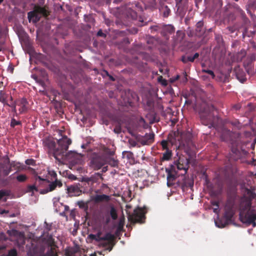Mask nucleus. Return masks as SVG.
<instances>
[{
	"mask_svg": "<svg viewBox=\"0 0 256 256\" xmlns=\"http://www.w3.org/2000/svg\"><path fill=\"white\" fill-rule=\"evenodd\" d=\"M91 164L94 169L99 170L104 165V160L101 158H94L91 161Z\"/></svg>",
	"mask_w": 256,
	"mask_h": 256,
	"instance_id": "obj_16",
	"label": "nucleus"
},
{
	"mask_svg": "<svg viewBox=\"0 0 256 256\" xmlns=\"http://www.w3.org/2000/svg\"><path fill=\"white\" fill-rule=\"evenodd\" d=\"M234 108L236 109V110H238L240 108V107L239 106H234Z\"/></svg>",
	"mask_w": 256,
	"mask_h": 256,
	"instance_id": "obj_52",
	"label": "nucleus"
},
{
	"mask_svg": "<svg viewBox=\"0 0 256 256\" xmlns=\"http://www.w3.org/2000/svg\"><path fill=\"white\" fill-rule=\"evenodd\" d=\"M214 224L218 228H223L226 225V222H223L222 220H215Z\"/></svg>",
	"mask_w": 256,
	"mask_h": 256,
	"instance_id": "obj_27",
	"label": "nucleus"
},
{
	"mask_svg": "<svg viewBox=\"0 0 256 256\" xmlns=\"http://www.w3.org/2000/svg\"><path fill=\"white\" fill-rule=\"evenodd\" d=\"M234 133L227 129H224L221 135V139L224 141L228 142L232 140Z\"/></svg>",
	"mask_w": 256,
	"mask_h": 256,
	"instance_id": "obj_17",
	"label": "nucleus"
},
{
	"mask_svg": "<svg viewBox=\"0 0 256 256\" xmlns=\"http://www.w3.org/2000/svg\"><path fill=\"white\" fill-rule=\"evenodd\" d=\"M154 138L153 133L146 134L143 138V144H147L152 142Z\"/></svg>",
	"mask_w": 256,
	"mask_h": 256,
	"instance_id": "obj_22",
	"label": "nucleus"
},
{
	"mask_svg": "<svg viewBox=\"0 0 256 256\" xmlns=\"http://www.w3.org/2000/svg\"><path fill=\"white\" fill-rule=\"evenodd\" d=\"M25 162L28 165H34L35 164V161L33 160H26Z\"/></svg>",
	"mask_w": 256,
	"mask_h": 256,
	"instance_id": "obj_38",
	"label": "nucleus"
},
{
	"mask_svg": "<svg viewBox=\"0 0 256 256\" xmlns=\"http://www.w3.org/2000/svg\"><path fill=\"white\" fill-rule=\"evenodd\" d=\"M66 256H84V254H82L80 252H73L70 251L66 252Z\"/></svg>",
	"mask_w": 256,
	"mask_h": 256,
	"instance_id": "obj_30",
	"label": "nucleus"
},
{
	"mask_svg": "<svg viewBox=\"0 0 256 256\" xmlns=\"http://www.w3.org/2000/svg\"><path fill=\"white\" fill-rule=\"evenodd\" d=\"M26 247L29 249L28 254L30 256H57L56 248L48 244H40L32 241L31 245Z\"/></svg>",
	"mask_w": 256,
	"mask_h": 256,
	"instance_id": "obj_4",
	"label": "nucleus"
},
{
	"mask_svg": "<svg viewBox=\"0 0 256 256\" xmlns=\"http://www.w3.org/2000/svg\"><path fill=\"white\" fill-rule=\"evenodd\" d=\"M187 60H188V62H192L194 60V57L192 56H187Z\"/></svg>",
	"mask_w": 256,
	"mask_h": 256,
	"instance_id": "obj_44",
	"label": "nucleus"
},
{
	"mask_svg": "<svg viewBox=\"0 0 256 256\" xmlns=\"http://www.w3.org/2000/svg\"><path fill=\"white\" fill-rule=\"evenodd\" d=\"M145 211L144 210L138 208L134 210V212L132 216V219L134 222H138L142 223L143 219L144 218Z\"/></svg>",
	"mask_w": 256,
	"mask_h": 256,
	"instance_id": "obj_10",
	"label": "nucleus"
},
{
	"mask_svg": "<svg viewBox=\"0 0 256 256\" xmlns=\"http://www.w3.org/2000/svg\"><path fill=\"white\" fill-rule=\"evenodd\" d=\"M8 99H10L11 100H12V98L11 96H10L8 94L6 93L3 90H0V102H2L4 105H8L10 106H11L12 108V110L15 113L16 116H17L18 114L16 111V106L10 105L8 102Z\"/></svg>",
	"mask_w": 256,
	"mask_h": 256,
	"instance_id": "obj_11",
	"label": "nucleus"
},
{
	"mask_svg": "<svg viewBox=\"0 0 256 256\" xmlns=\"http://www.w3.org/2000/svg\"><path fill=\"white\" fill-rule=\"evenodd\" d=\"M246 68V70L247 72V73L249 74V75H252L254 74V72H255V70L254 68V67H252V66H246L245 68Z\"/></svg>",
	"mask_w": 256,
	"mask_h": 256,
	"instance_id": "obj_31",
	"label": "nucleus"
},
{
	"mask_svg": "<svg viewBox=\"0 0 256 256\" xmlns=\"http://www.w3.org/2000/svg\"><path fill=\"white\" fill-rule=\"evenodd\" d=\"M45 146L50 150L53 152L54 158L60 161V160H66L69 161L72 164H80L83 161L84 156L81 154L77 153L75 151H70L66 152L72 140L66 136H64L58 140V146L55 148L56 144L51 140H46L44 142Z\"/></svg>",
	"mask_w": 256,
	"mask_h": 256,
	"instance_id": "obj_1",
	"label": "nucleus"
},
{
	"mask_svg": "<svg viewBox=\"0 0 256 256\" xmlns=\"http://www.w3.org/2000/svg\"><path fill=\"white\" fill-rule=\"evenodd\" d=\"M47 14V10L44 8L36 7L34 10L28 12V18L30 22L35 23L40 20L42 16H46Z\"/></svg>",
	"mask_w": 256,
	"mask_h": 256,
	"instance_id": "obj_7",
	"label": "nucleus"
},
{
	"mask_svg": "<svg viewBox=\"0 0 256 256\" xmlns=\"http://www.w3.org/2000/svg\"><path fill=\"white\" fill-rule=\"evenodd\" d=\"M49 174L54 178H56V174L54 171H50Z\"/></svg>",
	"mask_w": 256,
	"mask_h": 256,
	"instance_id": "obj_43",
	"label": "nucleus"
},
{
	"mask_svg": "<svg viewBox=\"0 0 256 256\" xmlns=\"http://www.w3.org/2000/svg\"><path fill=\"white\" fill-rule=\"evenodd\" d=\"M110 214L113 220H116L117 218V212L116 210L114 208V207L112 206L110 208Z\"/></svg>",
	"mask_w": 256,
	"mask_h": 256,
	"instance_id": "obj_28",
	"label": "nucleus"
},
{
	"mask_svg": "<svg viewBox=\"0 0 256 256\" xmlns=\"http://www.w3.org/2000/svg\"><path fill=\"white\" fill-rule=\"evenodd\" d=\"M174 32V28L172 24L164 25L162 27V34L166 36L169 34H172Z\"/></svg>",
	"mask_w": 256,
	"mask_h": 256,
	"instance_id": "obj_18",
	"label": "nucleus"
},
{
	"mask_svg": "<svg viewBox=\"0 0 256 256\" xmlns=\"http://www.w3.org/2000/svg\"><path fill=\"white\" fill-rule=\"evenodd\" d=\"M8 212L6 211V210H2L0 212V214H4V213H8Z\"/></svg>",
	"mask_w": 256,
	"mask_h": 256,
	"instance_id": "obj_49",
	"label": "nucleus"
},
{
	"mask_svg": "<svg viewBox=\"0 0 256 256\" xmlns=\"http://www.w3.org/2000/svg\"><path fill=\"white\" fill-rule=\"evenodd\" d=\"M182 60L184 63H186L188 62V60H187V56H183L182 58Z\"/></svg>",
	"mask_w": 256,
	"mask_h": 256,
	"instance_id": "obj_42",
	"label": "nucleus"
},
{
	"mask_svg": "<svg viewBox=\"0 0 256 256\" xmlns=\"http://www.w3.org/2000/svg\"><path fill=\"white\" fill-rule=\"evenodd\" d=\"M27 176L25 174H20L16 176V180L19 182H23L26 180Z\"/></svg>",
	"mask_w": 256,
	"mask_h": 256,
	"instance_id": "obj_29",
	"label": "nucleus"
},
{
	"mask_svg": "<svg viewBox=\"0 0 256 256\" xmlns=\"http://www.w3.org/2000/svg\"><path fill=\"white\" fill-rule=\"evenodd\" d=\"M178 78H179V76L177 75L175 78H172V82H174V81L177 80L178 79Z\"/></svg>",
	"mask_w": 256,
	"mask_h": 256,
	"instance_id": "obj_48",
	"label": "nucleus"
},
{
	"mask_svg": "<svg viewBox=\"0 0 256 256\" xmlns=\"http://www.w3.org/2000/svg\"><path fill=\"white\" fill-rule=\"evenodd\" d=\"M167 144H168V142L166 140H162L161 142V145L164 150H168L167 148Z\"/></svg>",
	"mask_w": 256,
	"mask_h": 256,
	"instance_id": "obj_39",
	"label": "nucleus"
},
{
	"mask_svg": "<svg viewBox=\"0 0 256 256\" xmlns=\"http://www.w3.org/2000/svg\"><path fill=\"white\" fill-rule=\"evenodd\" d=\"M203 22L202 21H199L196 24V30L197 32H199V35H200L204 33V30H202V26H203Z\"/></svg>",
	"mask_w": 256,
	"mask_h": 256,
	"instance_id": "obj_26",
	"label": "nucleus"
},
{
	"mask_svg": "<svg viewBox=\"0 0 256 256\" xmlns=\"http://www.w3.org/2000/svg\"><path fill=\"white\" fill-rule=\"evenodd\" d=\"M168 172L167 175V184L170 186L172 184V182L176 177V173H175L174 170H172V167L170 170H166Z\"/></svg>",
	"mask_w": 256,
	"mask_h": 256,
	"instance_id": "obj_20",
	"label": "nucleus"
},
{
	"mask_svg": "<svg viewBox=\"0 0 256 256\" xmlns=\"http://www.w3.org/2000/svg\"><path fill=\"white\" fill-rule=\"evenodd\" d=\"M176 3V6H178V5L180 3L182 0H175Z\"/></svg>",
	"mask_w": 256,
	"mask_h": 256,
	"instance_id": "obj_47",
	"label": "nucleus"
},
{
	"mask_svg": "<svg viewBox=\"0 0 256 256\" xmlns=\"http://www.w3.org/2000/svg\"><path fill=\"white\" fill-rule=\"evenodd\" d=\"M20 124V121H18L14 118H12L11 120L10 126L12 127H14Z\"/></svg>",
	"mask_w": 256,
	"mask_h": 256,
	"instance_id": "obj_34",
	"label": "nucleus"
},
{
	"mask_svg": "<svg viewBox=\"0 0 256 256\" xmlns=\"http://www.w3.org/2000/svg\"><path fill=\"white\" fill-rule=\"evenodd\" d=\"M6 248L5 246H0V250H3Z\"/></svg>",
	"mask_w": 256,
	"mask_h": 256,
	"instance_id": "obj_50",
	"label": "nucleus"
},
{
	"mask_svg": "<svg viewBox=\"0 0 256 256\" xmlns=\"http://www.w3.org/2000/svg\"><path fill=\"white\" fill-rule=\"evenodd\" d=\"M123 224V221L122 220H120V224Z\"/></svg>",
	"mask_w": 256,
	"mask_h": 256,
	"instance_id": "obj_54",
	"label": "nucleus"
},
{
	"mask_svg": "<svg viewBox=\"0 0 256 256\" xmlns=\"http://www.w3.org/2000/svg\"><path fill=\"white\" fill-rule=\"evenodd\" d=\"M234 72L237 79L241 82H244L246 80V74L242 70H241L238 66L234 68Z\"/></svg>",
	"mask_w": 256,
	"mask_h": 256,
	"instance_id": "obj_19",
	"label": "nucleus"
},
{
	"mask_svg": "<svg viewBox=\"0 0 256 256\" xmlns=\"http://www.w3.org/2000/svg\"><path fill=\"white\" fill-rule=\"evenodd\" d=\"M232 124L236 126L238 128H240L241 126L240 124L238 122H232Z\"/></svg>",
	"mask_w": 256,
	"mask_h": 256,
	"instance_id": "obj_41",
	"label": "nucleus"
},
{
	"mask_svg": "<svg viewBox=\"0 0 256 256\" xmlns=\"http://www.w3.org/2000/svg\"><path fill=\"white\" fill-rule=\"evenodd\" d=\"M6 28L0 26V52H4L8 50V46L6 42Z\"/></svg>",
	"mask_w": 256,
	"mask_h": 256,
	"instance_id": "obj_9",
	"label": "nucleus"
},
{
	"mask_svg": "<svg viewBox=\"0 0 256 256\" xmlns=\"http://www.w3.org/2000/svg\"><path fill=\"white\" fill-rule=\"evenodd\" d=\"M212 204L213 206H216V208H214L213 209V211L214 213L218 214V202H214L212 203Z\"/></svg>",
	"mask_w": 256,
	"mask_h": 256,
	"instance_id": "obj_37",
	"label": "nucleus"
},
{
	"mask_svg": "<svg viewBox=\"0 0 256 256\" xmlns=\"http://www.w3.org/2000/svg\"><path fill=\"white\" fill-rule=\"evenodd\" d=\"M97 35L98 36H104V33L102 32V30H100L98 33H97Z\"/></svg>",
	"mask_w": 256,
	"mask_h": 256,
	"instance_id": "obj_45",
	"label": "nucleus"
},
{
	"mask_svg": "<svg viewBox=\"0 0 256 256\" xmlns=\"http://www.w3.org/2000/svg\"><path fill=\"white\" fill-rule=\"evenodd\" d=\"M88 238L92 240H94L99 243L100 246L106 247V245L109 244L114 238V236L110 233H106L104 236H102V233L98 232L96 234H90Z\"/></svg>",
	"mask_w": 256,
	"mask_h": 256,
	"instance_id": "obj_6",
	"label": "nucleus"
},
{
	"mask_svg": "<svg viewBox=\"0 0 256 256\" xmlns=\"http://www.w3.org/2000/svg\"><path fill=\"white\" fill-rule=\"evenodd\" d=\"M28 102L25 98H21L16 102V106H18L20 114H22L27 111Z\"/></svg>",
	"mask_w": 256,
	"mask_h": 256,
	"instance_id": "obj_13",
	"label": "nucleus"
},
{
	"mask_svg": "<svg viewBox=\"0 0 256 256\" xmlns=\"http://www.w3.org/2000/svg\"><path fill=\"white\" fill-rule=\"evenodd\" d=\"M25 240L26 238L24 233L20 232L14 240L16 242L18 246L20 247L24 244Z\"/></svg>",
	"mask_w": 256,
	"mask_h": 256,
	"instance_id": "obj_21",
	"label": "nucleus"
},
{
	"mask_svg": "<svg viewBox=\"0 0 256 256\" xmlns=\"http://www.w3.org/2000/svg\"><path fill=\"white\" fill-rule=\"evenodd\" d=\"M110 78L112 81L115 80V79L112 76H110Z\"/></svg>",
	"mask_w": 256,
	"mask_h": 256,
	"instance_id": "obj_51",
	"label": "nucleus"
},
{
	"mask_svg": "<svg viewBox=\"0 0 256 256\" xmlns=\"http://www.w3.org/2000/svg\"><path fill=\"white\" fill-rule=\"evenodd\" d=\"M82 148H84V144H82Z\"/></svg>",
	"mask_w": 256,
	"mask_h": 256,
	"instance_id": "obj_56",
	"label": "nucleus"
},
{
	"mask_svg": "<svg viewBox=\"0 0 256 256\" xmlns=\"http://www.w3.org/2000/svg\"><path fill=\"white\" fill-rule=\"evenodd\" d=\"M204 72H206V73H208V74H209L210 75H211L213 78L214 77V72L212 70H204Z\"/></svg>",
	"mask_w": 256,
	"mask_h": 256,
	"instance_id": "obj_40",
	"label": "nucleus"
},
{
	"mask_svg": "<svg viewBox=\"0 0 256 256\" xmlns=\"http://www.w3.org/2000/svg\"><path fill=\"white\" fill-rule=\"evenodd\" d=\"M62 185V182L60 180H56L54 182L50 183L46 178H42L36 175L34 176V184L28 186L26 192H32L31 195H32L35 192H39L41 194H45L52 191L56 186L61 187Z\"/></svg>",
	"mask_w": 256,
	"mask_h": 256,
	"instance_id": "obj_3",
	"label": "nucleus"
},
{
	"mask_svg": "<svg viewBox=\"0 0 256 256\" xmlns=\"http://www.w3.org/2000/svg\"><path fill=\"white\" fill-rule=\"evenodd\" d=\"M20 164V163L12 162L10 164V166H8L5 164L0 163V176H7L11 172V168L12 166H15L16 164Z\"/></svg>",
	"mask_w": 256,
	"mask_h": 256,
	"instance_id": "obj_12",
	"label": "nucleus"
},
{
	"mask_svg": "<svg viewBox=\"0 0 256 256\" xmlns=\"http://www.w3.org/2000/svg\"><path fill=\"white\" fill-rule=\"evenodd\" d=\"M18 252L16 249L12 248L8 252V254L6 256H17Z\"/></svg>",
	"mask_w": 256,
	"mask_h": 256,
	"instance_id": "obj_32",
	"label": "nucleus"
},
{
	"mask_svg": "<svg viewBox=\"0 0 256 256\" xmlns=\"http://www.w3.org/2000/svg\"><path fill=\"white\" fill-rule=\"evenodd\" d=\"M199 56V54L198 53H195L194 56H192V57H194V59L195 60L196 58H198Z\"/></svg>",
	"mask_w": 256,
	"mask_h": 256,
	"instance_id": "obj_46",
	"label": "nucleus"
},
{
	"mask_svg": "<svg viewBox=\"0 0 256 256\" xmlns=\"http://www.w3.org/2000/svg\"><path fill=\"white\" fill-rule=\"evenodd\" d=\"M165 10L164 12V17H167L168 16L170 13V10L168 8L167 6H165Z\"/></svg>",
	"mask_w": 256,
	"mask_h": 256,
	"instance_id": "obj_35",
	"label": "nucleus"
},
{
	"mask_svg": "<svg viewBox=\"0 0 256 256\" xmlns=\"http://www.w3.org/2000/svg\"><path fill=\"white\" fill-rule=\"evenodd\" d=\"M41 73L42 74V78H40L38 76L35 74H33L32 75V78L34 79L36 82L38 83L40 86L44 88L45 86V81L48 80L47 78V74L45 71L42 70Z\"/></svg>",
	"mask_w": 256,
	"mask_h": 256,
	"instance_id": "obj_14",
	"label": "nucleus"
},
{
	"mask_svg": "<svg viewBox=\"0 0 256 256\" xmlns=\"http://www.w3.org/2000/svg\"><path fill=\"white\" fill-rule=\"evenodd\" d=\"M172 156V151L169 150H166V151L163 154L162 160H168L171 158Z\"/></svg>",
	"mask_w": 256,
	"mask_h": 256,
	"instance_id": "obj_25",
	"label": "nucleus"
},
{
	"mask_svg": "<svg viewBox=\"0 0 256 256\" xmlns=\"http://www.w3.org/2000/svg\"><path fill=\"white\" fill-rule=\"evenodd\" d=\"M188 161L186 158H180L172 165V170L175 173H177L178 170H183L184 173H182L181 174H185L188 170Z\"/></svg>",
	"mask_w": 256,
	"mask_h": 256,
	"instance_id": "obj_8",
	"label": "nucleus"
},
{
	"mask_svg": "<svg viewBox=\"0 0 256 256\" xmlns=\"http://www.w3.org/2000/svg\"><path fill=\"white\" fill-rule=\"evenodd\" d=\"M8 194V192L4 190H0V200H1L4 196Z\"/></svg>",
	"mask_w": 256,
	"mask_h": 256,
	"instance_id": "obj_36",
	"label": "nucleus"
},
{
	"mask_svg": "<svg viewBox=\"0 0 256 256\" xmlns=\"http://www.w3.org/2000/svg\"><path fill=\"white\" fill-rule=\"evenodd\" d=\"M61 133H62V132H59V134H61Z\"/></svg>",
	"mask_w": 256,
	"mask_h": 256,
	"instance_id": "obj_58",
	"label": "nucleus"
},
{
	"mask_svg": "<svg viewBox=\"0 0 256 256\" xmlns=\"http://www.w3.org/2000/svg\"><path fill=\"white\" fill-rule=\"evenodd\" d=\"M248 198H244L240 204V221L248 225L252 224L253 227L256 226V206L252 205V199L256 197V194L252 191L248 190Z\"/></svg>",
	"mask_w": 256,
	"mask_h": 256,
	"instance_id": "obj_2",
	"label": "nucleus"
},
{
	"mask_svg": "<svg viewBox=\"0 0 256 256\" xmlns=\"http://www.w3.org/2000/svg\"><path fill=\"white\" fill-rule=\"evenodd\" d=\"M236 1H238V0H235Z\"/></svg>",
	"mask_w": 256,
	"mask_h": 256,
	"instance_id": "obj_59",
	"label": "nucleus"
},
{
	"mask_svg": "<svg viewBox=\"0 0 256 256\" xmlns=\"http://www.w3.org/2000/svg\"><path fill=\"white\" fill-rule=\"evenodd\" d=\"M109 199V196L106 194L96 195L94 198L96 202L108 201Z\"/></svg>",
	"mask_w": 256,
	"mask_h": 256,
	"instance_id": "obj_23",
	"label": "nucleus"
},
{
	"mask_svg": "<svg viewBox=\"0 0 256 256\" xmlns=\"http://www.w3.org/2000/svg\"><path fill=\"white\" fill-rule=\"evenodd\" d=\"M56 211L58 212V210H58L57 208H56Z\"/></svg>",
	"mask_w": 256,
	"mask_h": 256,
	"instance_id": "obj_57",
	"label": "nucleus"
},
{
	"mask_svg": "<svg viewBox=\"0 0 256 256\" xmlns=\"http://www.w3.org/2000/svg\"><path fill=\"white\" fill-rule=\"evenodd\" d=\"M90 256H96L95 254H90Z\"/></svg>",
	"mask_w": 256,
	"mask_h": 256,
	"instance_id": "obj_53",
	"label": "nucleus"
},
{
	"mask_svg": "<svg viewBox=\"0 0 256 256\" xmlns=\"http://www.w3.org/2000/svg\"><path fill=\"white\" fill-rule=\"evenodd\" d=\"M200 116L203 124L206 126L210 124L212 126L215 118L214 107L206 105L203 110L200 112Z\"/></svg>",
	"mask_w": 256,
	"mask_h": 256,
	"instance_id": "obj_5",
	"label": "nucleus"
},
{
	"mask_svg": "<svg viewBox=\"0 0 256 256\" xmlns=\"http://www.w3.org/2000/svg\"><path fill=\"white\" fill-rule=\"evenodd\" d=\"M68 193L71 196H78L81 194V190L77 186H71L67 188Z\"/></svg>",
	"mask_w": 256,
	"mask_h": 256,
	"instance_id": "obj_15",
	"label": "nucleus"
},
{
	"mask_svg": "<svg viewBox=\"0 0 256 256\" xmlns=\"http://www.w3.org/2000/svg\"><path fill=\"white\" fill-rule=\"evenodd\" d=\"M20 232L15 230V229H12L10 230H8L7 231V234L12 237L14 240V239L16 238V237L18 236V234Z\"/></svg>",
	"mask_w": 256,
	"mask_h": 256,
	"instance_id": "obj_24",
	"label": "nucleus"
},
{
	"mask_svg": "<svg viewBox=\"0 0 256 256\" xmlns=\"http://www.w3.org/2000/svg\"><path fill=\"white\" fill-rule=\"evenodd\" d=\"M4 0H0V4L3 2Z\"/></svg>",
	"mask_w": 256,
	"mask_h": 256,
	"instance_id": "obj_55",
	"label": "nucleus"
},
{
	"mask_svg": "<svg viewBox=\"0 0 256 256\" xmlns=\"http://www.w3.org/2000/svg\"><path fill=\"white\" fill-rule=\"evenodd\" d=\"M54 206L55 207H56V206L60 205V206L62 207H64L65 210H68L69 208L68 206L63 205L62 203H60L58 202H54Z\"/></svg>",
	"mask_w": 256,
	"mask_h": 256,
	"instance_id": "obj_33",
	"label": "nucleus"
}]
</instances>
